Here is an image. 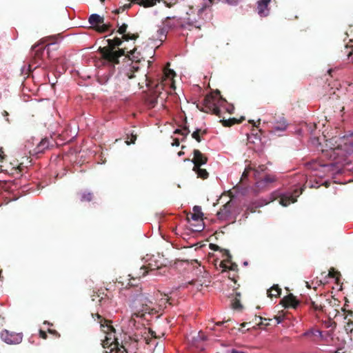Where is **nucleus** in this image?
Returning <instances> with one entry per match:
<instances>
[{
	"instance_id": "nucleus-1",
	"label": "nucleus",
	"mask_w": 353,
	"mask_h": 353,
	"mask_svg": "<svg viewBox=\"0 0 353 353\" xmlns=\"http://www.w3.org/2000/svg\"><path fill=\"white\" fill-rule=\"evenodd\" d=\"M94 318L97 317L99 320V323L102 331L106 334L105 339L102 341V346L104 349H108L105 353H127L125 347L120 345L118 339L113 333H115V329L112 325L111 321L104 319L99 313H92Z\"/></svg>"
},
{
	"instance_id": "nucleus-2",
	"label": "nucleus",
	"mask_w": 353,
	"mask_h": 353,
	"mask_svg": "<svg viewBox=\"0 0 353 353\" xmlns=\"http://www.w3.org/2000/svg\"><path fill=\"white\" fill-rule=\"evenodd\" d=\"M127 54L124 56L128 61H130V71L127 72L126 75L129 79L134 78L133 73L139 70V64L142 61H145L146 59H152L154 55V50L152 47L148 46L140 50L137 48H134L132 50L125 51Z\"/></svg>"
},
{
	"instance_id": "nucleus-3",
	"label": "nucleus",
	"mask_w": 353,
	"mask_h": 353,
	"mask_svg": "<svg viewBox=\"0 0 353 353\" xmlns=\"http://www.w3.org/2000/svg\"><path fill=\"white\" fill-rule=\"evenodd\" d=\"M123 41L125 40L123 39V37L121 38L116 37L112 39H108L106 40L108 46L103 48L100 47L99 52L101 54L102 57L109 63L112 65L118 64L120 62V57H123L125 56L127 48H123L119 49L118 50H116L115 49L121 46Z\"/></svg>"
},
{
	"instance_id": "nucleus-4",
	"label": "nucleus",
	"mask_w": 353,
	"mask_h": 353,
	"mask_svg": "<svg viewBox=\"0 0 353 353\" xmlns=\"http://www.w3.org/2000/svg\"><path fill=\"white\" fill-rule=\"evenodd\" d=\"M226 103V101L221 96V92L216 90L214 93L206 95L203 101L201 111L211 113L221 117L220 107Z\"/></svg>"
},
{
	"instance_id": "nucleus-5",
	"label": "nucleus",
	"mask_w": 353,
	"mask_h": 353,
	"mask_svg": "<svg viewBox=\"0 0 353 353\" xmlns=\"http://www.w3.org/2000/svg\"><path fill=\"white\" fill-rule=\"evenodd\" d=\"M203 213L201 212V208L199 205H195L193 208V212L188 214L186 216V219L190 221L192 219L194 221H197V224L194 225L195 227V231H202L204 228V225L203 223Z\"/></svg>"
},
{
	"instance_id": "nucleus-6",
	"label": "nucleus",
	"mask_w": 353,
	"mask_h": 353,
	"mask_svg": "<svg viewBox=\"0 0 353 353\" xmlns=\"http://www.w3.org/2000/svg\"><path fill=\"white\" fill-rule=\"evenodd\" d=\"M23 336L22 333L11 332L8 330H3L1 334L2 340L10 345L21 343L23 340Z\"/></svg>"
},
{
	"instance_id": "nucleus-7",
	"label": "nucleus",
	"mask_w": 353,
	"mask_h": 353,
	"mask_svg": "<svg viewBox=\"0 0 353 353\" xmlns=\"http://www.w3.org/2000/svg\"><path fill=\"white\" fill-rule=\"evenodd\" d=\"M148 269H150V271H152L158 269V267L152 268L150 264L148 266H142L139 270H135L133 272V275L135 276V278H134L133 276L132 277V279L129 281L127 287L137 286V284L136 283V279L145 276L148 272Z\"/></svg>"
},
{
	"instance_id": "nucleus-8",
	"label": "nucleus",
	"mask_w": 353,
	"mask_h": 353,
	"mask_svg": "<svg viewBox=\"0 0 353 353\" xmlns=\"http://www.w3.org/2000/svg\"><path fill=\"white\" fill-rule=\"evenodd\" d=\"M303 190V188L295 189L290 195H283L279 198V202L285 207L289 205L291 203L296 201V197L301 194Z\"/></svg>"
},
{
	"instance_id": "nucleus-9",
	"label": "nucleus",
	"mask_w": 353,
	"mask_h": 353,
	"mask_svg": "<svg viewBox=\"0 0 353 353\" xmlns=\"http://www.w3.org/2000/svg\"><path fill=\"white\" fill-rule=\"evenodd\" d=\"M118 30L117 32L119 34H122L123 39L125 41L129 40H136L139 37V34L137 32H128V26L126 23H123L120 25L119 23L117 24Z\"/></svg>"
},
{
	"instance_id": "nucleus-10",
	"label": "nucleus",
	"mask_w": 353,
	"mask_h": 353,
	"mask_svg": "<svg viewBox=\"0 0 353 353\" xmlns=\"http://www.w3.org/2000/svg\"><path fill=\"white\" fill-rule=\"evenodd\" d=\"M194 157L192 162L194 163V167L197 168L199 166L204 165L208 161V157L203 154L199 149H194L193 151Z\"/></svg>"
},
{
	"instance_id": "nucleus-11",
	"label": "nucleus",
	"mask_w": 353,
	"mask_h": 353,
	"mask_svg": "<svg viewBox=\"0 0 353 353\" xmlns=\"http://www.w3.org/2000/svg\"><path fill=\"white\" fill-rule=\"evenodd\" d=\"M272 131H284L288 128V123L286 119L283 116H279L277 118H274V121L272 122Z\"/></svg>"
},
{
	"instance_id": "nucleus-12",
	"label": "nucleus",
	"mask_w": 353,
	"mask_h": 353,
	"mask_svg": "<svg viewBox=\"0 0 353 353\" xmlns=\"http://www.w3.org/2000/svg\"><path fill=\"white\" fill-rule=\"evenodd\" d=\"M208 276L207 273H205V276L203 275L201 277H198L196 279H192L186 284V287L189 285H194L197 290H201L203 285L208 286L210 281L208 279Z\"/></svg>"
},
{
	"instance_id": "nucleus-13",
	"label": "nucleus",
	"mask_w": 353,
	"mask_h": 353,
	"mask_svg": "<svg viewBox=\"0 0 353 353\" xmlns=\"http://www.w3.org/2000/svg\"><path fill=\"white\" fill-rule=\"evenodd\" d=\"M232 205L231 200L224 204L217 212V217L219 220H226L231 214Z\"/></svg>"
},
{
	"instance_id": "nucleus-14",
	"label": "nucleus",
	"mask_w": 353,
	"mask_h": 353,
	"mask_svg": "<svg viewBox=\"0 0 353 353\" xmlns=\"http://www.w3.org/2000/svg\"><path fill=\"white\" fill-rule=\"evenodd\" d=\"M281 304L285 308L292 307L295 309L299 305V302L292 294H290L281 300Z\"/></svg>"
},
{
	"instance_id": "nucleus-15",
	"label": "nucleus",
	"mask_w": 353,
	"mask_h": 353,
	"mask_svg": "<svg viewBox=\"0 0 353 353\" xmlns=\"http://www.w3.org/2000/svg\"><path fill=\"white\" fill-rule=\"evenodd\" d=\"M276 178L273 174H266L261 179L256 182V187L259 188H265L269 184L276 181Z\"/></svg>"
},
{
	"instance_id": "nucleus-16",
	"label": "nucleus",
	"mask_w": 353,
	"mask_h": 353,
	"mask_svg": "<svg viewBox=\"0 0 353 353\" xmlns=\"http://www.w3.org/2000/svg\"><path fill=\"white\" fill-rule=\"evenodd\" d=\"M271 0H260L258 2V14L265 17L269 14L268 6Z\"/></svg>"
},
{
	"instance_id": "nucleus-17",
	"label": "nucleus",
	"mask_w": 353,
	"mask_h": 353,
	"mask_svg": "<svg viewBox=\"0 0 353 353\" xmlns=\"http://www.w3.org/2000/svg\"><path fill=\"white\" fill-rule=\"evenodd\" d=\"M153 312H156V310L153 308H151V307L145 302L143 303L142 309L133 314V315L138 317H143L146 314H153Z\"/></svg>"
},
{
	"instance_id": "nucleus-18",
	"label": "nucleus",
	"mask_w": 353,
	"mask_h": 353,
	"mask_svg": "<svg viewBox=\"0 0 353 353\" xmlns=\"http://www.w3.org/2000/svg\"><path fill=\"white\" fill-rule=\"evenodd\" d=\"M88 22L91 26H93L94 28V26L103 23L104 22V18L103 17H101L99 14L94 13L90 15L88 18Z\"/></svg>"
},
{
	"instance_id": "nucleus-19",
	"label": "nucleus",
	"mask_w": 353,
	"mask_h": 353,
	"mask_svg": "<svg viewBox=\"0 0 353 353\" xmlns=\"http://www.w3.org/2000/svg\"><path fill=\"white\" fill-rule=\"evenodd\" d=\"M159 0H131V3L149 8L154 6Z\"/></svg>"
},
{
	"instance_id": "nucleus-20",
	"label": "nucleus",
	"mask_w": 353,
	"mask_h": 353,
	"mask_svg": "<svg viewBox=\"0 0 353 353\" xmlns=\"http://www.w3.org/2000/svg\"><path fill=\"white\" fill-rule=\"evenodd\" d=\"M50 146V141L47 138L42 139L36 148L37 152H42Z\"/></svg>"
},
{
	"instance_id": "nucleus-21",
	"label": "nucleus",
	"mask_w": 353,
	"mask_h": 353,
	"mask_svg": "<svg viewBox=\"0 0 353 353\" xmlns=\"http://www.w3.org/2000/svg\"><path fill=\"white\" fill-rule=\"evenodd\" d=\"M244 120V117H241L240 120L236 119V118H232L229 119L228 120H221V122L222 123L224 127H231L233 125L238 124L241 123V121Z\"/></svg>"
},
{
	"instance_id": "nucleus-22",
	"label": "nucleus",
	"mask_w": 353,
	"mask_h": 353,
	"mask_svg": "<svg viewBox=\"0 0 353 353\" xmlns=\"http://www.w3.org/2000/svg\"><path fill=\"white\" fill-rule=\"evenodd\" d=\"M78 195L81 202L90 201L94 198L93 193L90 192H80L78 193Z\"/></svg>"
},
{
	"instance_id": "nucleus-23",
	"label": "nucleus",
	"mask_w": 353,
	"mask_h": 353,
	"mask_svg": "<svg viewBox=\"0 0 353 353\" xmlns=\"http://www.w3.org/2000/svg\"><path fill=\"white\" fill-rule=\"evenodd\" d=\"M32 50L34 53V59L35 61L37 59H40L42 57L43 52V48L40 47L39 44L32 46Z\"/></svg>"
},
{
	"instance_id": "nucleus-24",
	"label": "nucleus",
	"mask_w": 353,
	"mask_h": 353,
	"mask_svg": "<svg viewBox=\"0 0 353 353\" xmlns=\"http://www.w3.org/2000/svg\"><path fill=\"white\" fill-rule=\"evenodd\" d=\"M111 27H112V25L110 23H103L101 24H99V26H94V30L99 33H105V32H108L110 29Z\"/></svg>"
},
{
	"instance_id": "nucleus-25",
	"label": "nucleus",
	"mask_w": 353,
	"mask_h": 353,
	"mask_svg": "<svg viewBox=\"0 0 353 353\" xmlns=\"http://www.w3.org/2000/svg\"><path fill=\"white\" fill-rule=\"evenodd\" d=\"M193 171L197 174L198 177L202 179H205L208 177V172L206 171V170L201 168V166L197 167V168L194 167Z\"/></svg>"
},
{
	"instance_id": "nucleus-26",
	"label": "nucleus",
	"mask_w": 353,
	"mask_h": 353,
	"mask_svg": "<svg viewBox=\"0 0 353 353\" xmlns=\"http://www.w3.org/2000/svg\"><path fill=\"white\" fill-rule=\"evenodd\" d=\"M280 288L278 285H274L269 290H268V296L270 298L272 297H278L281 294Z\"/></svg>"
},
{
	"instance_id": "nucleus-27",
	"label": "nucleus",
	"mask_w": 353,
	"mask_h": 353,
	"mask_svg": "<svg viewBox=\"0 0 353 353\" xmlns=\"http://www.w3.org/2000/svg\"><path fill=\"white\" fill-rule=\"evenodd\" d=\"M206 134V130H201L199 128H197L195 131L192 134V137L197 142L200 143L201 141V135H204Z\"/></svg>"
},
{
	"instance_id": "nucleus-28",
	"label": "nucleus",
	"mask_w": 353,
	"mask_h": 353,
	"mask_svg": "<svg viewBox=\"0 0 353 353\" xmlns=\"http://www.w3.org/2000/svg\"><path fill=\"white\" fill-rule=\"evenodd\" d=\"M231 306L233 310H241L243 308V306L241 303V301L238 297H234L231 301Z\"/></svg>"
},
{
	"instance_id": "nucleus-29",
	"label": "nucleus",
	"mask_w": 353,
	"mask_h": 353,
	"mask_svg": "<svg viewBox=\"0 0 353 353\" xmlns=\"http://www.w3.org/2000/svg\"><path fill=\"white\" fill-rule=\"evenodd\" d=\"M247 140H248V143H254V140L260 141L261 138H260V136L259 134H257V133H256V134L252 133L251 134H247Z\"/></svg>"
},
{
	"instance_id": "nucleus-30",
	"label": "nucleus",
	"mask_w": 353,
	"mask_h": 353,
	"mask_svg": "<svg viewBox=\"0 0 353 353\" xmlns=\"http://www.w3.org/2000/svg\"><path fill=\"white\" fill-rule=\"evenodd\" d=\"M190 132V131L187 127H184L183 129H176L174 130L175 134H180L184 137H187Z\"/></svg>"
},
{
	"instance_id": "nucleus-31",
	"label": "nucleus",
	"mask_w": 353,
	"mask_h": 353,
	"mask_svg": "<svg viewBox=\"0 0 353 353\" xmlns=\"http://www.w3.org/2000/svg\"><path fill=\"white\" fill-rule=\"evenodd\" d=\"M221 267L223 268L224 270H226L227 269H229V270H233V271H235V270H238V265L237 264L232 263V264H231L230 266L228 267L223 261L221 263Z\"/></svg>"
},
{
	"instance_id": "nucleus-32",
	"label": "nucleus",
	"mask_w": 353,
	"mask_h": 353,
	"mask_svg": "<svg viewBox=\"0 0 353 353\" xmlns=\"http://www.w3.org/2000/svg\"><path fill=\"white\" fill-rule=\"evenodd\" d=\"M310 307L315 311H323V306L316 301H312Z\"/></svg>"
},
{
	"instance_id": "nucleus-33",
	"label": "nucleus",
	"mask_w": 353,
	"mask_h": 353,
	"mask_svg": "<svg viewBox=\"0 0 353 353\" xmlns=\"http://www.w3.org/2000/svg\"><path fill=\"white\" fill-rule=\"evenodd\" d=\"M236 191L242 195H245L247 194L248 190L246 188H243L240 184H238L236 186L233 188Z\"/></svg>"
},
{
	"instance_id": "nucleus-34",
	"label": "nucleus",
	"mask_w": 353,
	"mask_h": 353,
	"mask_svg": "<svg viewBox=\"0 0 353 353\" xmlns=\"http://www.w3.org/2000/svg\"><path fill=\"white\" fill-rule=\"evenodd\" d=\"M214 0H205L202 8L199 10V13H201L204 9L210 7L214 3Z\"/></svg>"
},
{
	"instance_id": "nucleus-35",
	"label": "nucleus",
	"mask_w": 353,
	"mask_h": 353,
	"mask_svg": "<svg viewBox=\"0 0 353 353\" xmlns=\"http://www.w3.org/2000/svg\"><path fill=\"white\" fill-rule=\"evenodd\" d=\"M347 57L348 59L351 60L353 63V46L351 48H348L347 46H345Z\"/></svg>"
},
{
	"instance_id": "nucleus-36",
	"label": "nucleus",
	"mask_w": 353,
	"mask_h": 353,
	"mask_svg": "<svg viewBox=\"0 0 353 353\" xmlns=\"http://www.w3.org/2000/svg\"><path fill=\"white\" fill-rule=\"evenodd\" d=\"M316 334H319L320 336L321 332L318 330H309L305 333L303 334V336H316Z\"/></svg>"
},
{
	"instance_id": "nucleus-37",
	"label": "nucleus",
	"mask_w": 353,
	"mask_h": 353,
	"mask_svg": "<svg viewBox=\"0 0 353 353\" xmlns=\"http://www.w3.org/2000/svg\"><path fill=\"white\" fill-rule=\"evenodd\" d=\"M163 2H164L167 7L172 8L177 3L178 0H163Z\"/></svg>"
},
{
	"instance_id": "nucleus-38",
	"label": "nucleus",
	"mask_w": 353,
	"mask_h": 353,
	"mask_svg": "<svg viewBox=\"0 0 353 353\" xmlns=\"http://www.w3.org/2000/svg\"><path fill=\"white\" fill-rule=\"evenodd\" d=\"M136 139H137V135L131 134L130 137H128L127 140L125 141V143L128 145H130V144H132V143H134Z\"/></svg>"
},
{
	"instance_id": "nucleus-39",
	"label": "nucleus",
	"mask_w": 353,
	"mask_h": 353,
	"mask_svg": "<svg viewBox=\"0 0 353 353\" xmlns=\"http://www.w3.org/2000/svg\"><path fill=\"white\" fill-rule=\"evenodd\" d=\"M167 303H168L169 305H172V303L170 302V299H168V298L161 299L159 301V306L160 307L163 306V307H166Z\"/></svg>"
},
{
	"instance_id": "nucleus-40",
	"label": "nucleus",
	"mask_w": 353,
	"mask_h": 353,
	"mask_svg": "<svg viewBox=\"0 0 353 353\" xmlns=\"http://www.w3.org/2000/svg\"><path fill=\"white\" fill-rule=\"evenodd\" d=\"M157 103V99L154 97H150L148 99V104L150 107H154Z\"/></svg>"
},
{
	"instance_id": "nucleus-41",
	"label": "nucleus",
	"mask_w": 353,
	"mask_h": 353,
	"mask_svg": "<svg viewBox=\"0 0 353 353\" xmlns=\"http://www.w3.org/2000/svg\"><path fill=\"white\" fill-rule=\"evenodd\" d=\"M188 20V23L190 26H194V28L199 29V30L201 29V24H198L197 21H191L190 18Z\"/></svg>"
},
{
	"instance_id": "nucleus-42",
	"label": "nucleus",
	"mask_w": 353,
	"mask_h": 353,
	"mask_svg": "<svg viewBox=\"0 0 353 353\" xmlns=\"http://www.w3.org/2000/svg\"><path fill=\"white\" fill-rule=\"evenodd\" d=\"M251 170V168H246L245 170V171L243 172L242 174V176H241V181L240 182H242L243 181L244 179L247 178L248 174H249V172L250 170Z\"/></svg>"
},
{
	"instance_id": "nucleus-43",
	"label": "nucleus",
	"mask_w": 353,
	"mask_h": 353,
	"mask_svg": "<svg viewBox=\"0 0 353 353\" xmlns=\"http://www.w3.org/2000/svg\"><path fill=\"white\" fill-rule=\"evenodd\" d=\"M210 248L214 251L220 250V247L214 243H210Z\"/></svg>"
},
{
	"instance_id": "nucleus-44",
	"label": "nucleus",
	"mask_w": 353,
	"mask_h": 353,
	"mask_svg": "<svg viewBox=\"0 0 353 353\" xmlns=\"http://www.w3.org/2000/svg\"><path fill=\"white\" fill-rule=\"evenodd\" d=\"M284 318H285V316L283 314L275 316V319L276 320L277 323H281L282 321L284 320Z\"/></svg>"
},
{
	"instance_id": "nucleus-45",
	"label": "nucleus",
	"mask_w": 353,
	"mask_h": 353,
	"mask_svg": "<svg viewBox=\"0 0 353 353\" xmlns=\"http://www.w3.org/2000/svg\"><path fill=\"white\" fill-rule=\"evenodd\" d=\"M227 3L231 6H236L239 3V0H226Z\"/></svg>"
},
{
	"instance_id": "nucleus-46",
	"label": "nucleus",
	"mask_w": 353,
	"mask_h": 353,
	"mask_svg": "<svg viewBox=\"0 0 353 353\" xmlns=\"http://www.w3.org/2000/svg\"><path fill=\"white\" fill-rule=\"evenodd\" d=\"M337 71V69L336 68H332V69H330L327 70V73L330 76H331L332 77H334V74Z\"/></svg>"
},
{
	"instance_id": "nucleus-47",
	"label": "nucleus",
	"mask_w": 353,
	"mask_h": 353,
	"mask_svg": "<svg viewBox=\"0 0 353 353\" xmlns=\"http://www.w3.org/2000/svg\"><path fill=\"white\" fill-rule=\"evenodd\" d=\"M39 336L42 339H46L48 337L47 333L45 331L40 330L39 331Z\"/></svg>"
},
{
	"instance_id": "nucleus-48",
	"label": "nucleus",
	"mask_w": 353,
	"mask_h": 353,
	"mask_svg": "<svg viewBox=\"0 0 353 353\" xmlns=\"http://www.w3.org/2000/svg\"><path fill=\"white\" fill-rule=\"evenodd\" d=\"M146 85L148 88L152 87V81L146 76Z\"/></svg>"
},
{
	"instance_id": "nucleus-49",
	"label": "nucleus",
	"mask_w": 353,
	"mask_h": 353,
	"mask_svg": "<svg viewBox=\"0 0 353 353\" xmlns=\"http://www.w3.org/2000/svg\"><path fill=\"white\" fill-rule=\"evenodd\" d=\"M179 140L177 138L174 139L173 143H172V146L178 147L179 145Z\"/></svg>"
},
{
	"instance_id": "nucleus-50",
	"label": "nucleus",
	"mask_w": 353,
	"mask_h": 353,
	"mask_svg": "<svg viewBox=\"0 0 353 353\" xmlns=\"http://www.w3.org/2000/svg\"><path fill=\"white\" fill-rule=\"evenodd\" d=\"M48 332L51 334H54L55 336H59V334L54 330H51V329H49L48 330Z\"/></svg>"
},
{
	"instance_id": "nucleus-51",
	"label": "nucleus",
	"mask_w": 353,
	"mask_h": 353,
	"mask_svg": "<svg viewBox=\"0 0 353 353\" xmlns=\"http://www.w3.org/2000/svg\"><path fill=\"white\" fill-rule=\"evenodd\" d=\"M122 12H124V10L123 8L121 6L119 8L115 10L114 13L119 14L122 13Z\"/></svg>"
},
{
	"instance_id": "nucleus-52",
	"label": "nucleus",
	"mask_w": 353,
	"mask_h": 353,
	"mask_svg": "<svg viewBox=\"0 0 353 353\" xmlns=\"http://www.w3.org/2000/svg\"><path fill=\"white\" fill-rule=\"evenodd\" d=\"M2 114L4 117L6 118V121L8 122H9V119H8V112L6 111V110H3V112H2Z\"/></svg>"
},
{
	"instance_id": "nucleus-53",
	"label": "nucleus",
	"mask_w": 353,
	"mask_h": 353,
	"mask_svg": "<svg viewBox=\"0 0 353 353\" xmlns=\"http://www.w3.org/2000/svg\"><path fill=\"white\" fill-rule=\"evenodd\" d=\"M345 312L346 313V316L345 317V319L347 318V316H352L353 315V312L352 310H344Z\"/></svg>"
},
{
	"instance_id": "nucleus-54",
	"label": "nucleus",
	"mask_w": 353,
	"mask_h": 353,
	"mask_svg": "<svg viewBox=\"0 0 353 353\" xmlns=\"http://www.w3.org/2000/svg\"><path fill=\"white\" fill-rule=\"evenodd\" d=\"M123 8V10L124 11L126 10H128L129 8H130L131 7V3H127V4H125L124 6H122Z\"/></svg>"
},
{
	"instance_id": "nucleus-55",
	"label": "nucleus",
	"mask_w": 353,
	"mask_h": 353,
	"mask_svg": "<svg viewBox=\"0 0 353 353\" xmlns=\"http://www.w3.org/2000/svg\"><path fill=\"white\" fill-rule=\"evenodd\" d=\"M198 337L201 340V341H204L205 340V336L201 333V332H199L198 334Z\"/></svg>"
},
{
	"instance_id": "nucleus-56",
	"label": "nucleus",
	"mask_w": 353,
	"mask_h": 353,
	"mask_svg": "<svg viewBox=\"0 0 353 353\" xmlns=\"http://www.w3.org/2000/svg\"><path fill=\"white\" fill-rule=\"evenodd\" d=\"M228 321H218L217 323H216L215 325L216 326H221L222 325H223L224 323H227Z\"/></svg>"
},
{
	"instance_id": "nucleus-57",
	"label": "nucleus",
	"mask_w": 353,
	"mask_h": 353,
	"mask_svg": "<svg viewBox=\"0 0 353 353\" xmlns=\"http://www.w3.org/2000/svg\"><path fill=\"white\" fill-rule=\"evenodd\" d=\"M241 296V292H238L236 290H234V297H238L240 299Z\"/></svg>"
},
{
	"instance_id": "nucleus-58",
	"label": "nucleus",
	"mask_w": 353,
	"mask_h": 353,
	"mask_svg": "<svg viewBox=\"0 0 353 353\" xmlns=\"http://www.w3.org/2000/svg\"><path fill=\"white\" fill-rule=\"evenodd\" d=\"M347 90L348 92H352L353 91V83H350L348 84V88H347Z\"/></svg>"
},
{
	"instance_id": "nucleus-59",
	"label": "nucleus",
	"mask_w": 353,
	"mask_h": 353,
	"mask_svg": "<svg viewBox=\"0 0 353 353\" xmlns=\"http://www.w3.org/2000/svg\"><path fill=\"white\" fill-rule=\"evenodd\" d=\"M224 251H225V255H226V256H227V257H228V261H230V259H231V256H230V253H229V251H228V250H225Z\"/></svg>"
},
{
	"instance_id": "nucleus-60",
	"label": "nucleus",
	"mask_w": 353,
	"mask_h": 353,
	"mask_svg": "<svg viewBox=\"0 0 353 353\" xmlns=\"http://www.w3.org/2000/svg\"><path fill=\"white\" fill-rule=\"evenodd\" d=\"M327 275L330 277L334 278L335 277V272L334 271H330V272H328Z\"/></svg>"
},
{
	"instance_id": "nucleus-61",
	"label": "nucleus",
	"mask_w": 353,
	"mask_h": 353,
	"mask_svg": "<svg viewBox=\"0 0 353 353\" xmlns=\"http://www.w3.org/2000/svg\"><path fill=\"white\" fill-rule=\"evenodd\" d=\"M234 109L233 106H231L230 108H228L226 109V110L229 112V113H232V110Z\"/></svg>"
},
{
	"instance_id": "nucleus-62",
	"label": "nucleus",
	"mask_w": 353,
	"mask_h": 353,
	"mask_svg": "<svg viewBox=\"0 0 353 353\" xmlns=\"http://www.w3.org/2000/svg\"><path fill=\"white\" fill-rule=\"evenodd\" d=\"M231 353H245L243 352H240V351H238V350H232L231 351Z\"/></svg>"
},
{
	"instance_id": "nucleus-63",
	"label": "nucleus",
	"mask_w": 353,
	"mask_h": 353,
	"mask_svg": "<svg viewBox=\"0 0 353 353\" xmlns=\"http://www.w3.org/2000/svg\"><path fill=\"white\" fill-rule=\"evenodd\" d=\"M150 334H151V336H153V337H156V335H155V332H153V331L150 330Z\"/></svg>"
},
{
	"instance_id": "nucleus-64",
	"label": "nucleus",
	"mask_w": 353,
	"mask_h": 353,
	"mask_svg": "<svg viewBox=\"0 0 353 353\" xmlns=\"http://www.w3.org/2000/svg\"><path fill=\"white\" fill-rule=\"evenodd\" d=\"M183 154H184V152H183V151H181H181H179V152H178V155H179V156H182V155H183Z\"/></svg>"
}]
</instances>
